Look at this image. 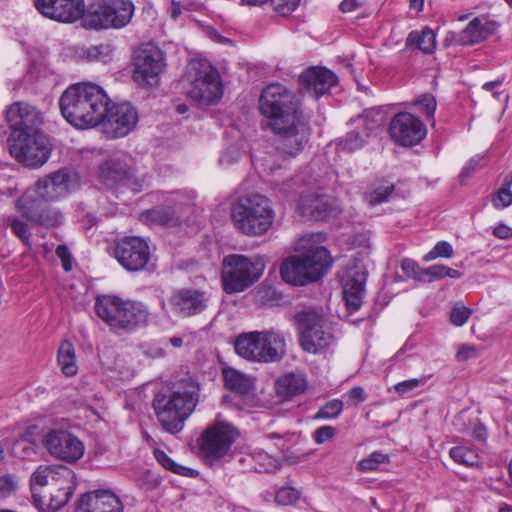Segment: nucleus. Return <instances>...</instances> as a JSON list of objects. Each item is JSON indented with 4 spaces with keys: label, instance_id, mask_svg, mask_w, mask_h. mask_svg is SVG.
Here are the masks:
<instances>
[{
    "label": "nucleus",
    "instance_id": "nucleus-1",
    "mask_svg": "<svg viewBox=\"0 0 512 512\" xmlns=\"http://www.w3.org/2000/svg\"><path fill=\"white\" fill-rule=\"evenodd\" d=\"M259 111L277 136L279 153L295 157L309 142L312 129L297 95L279 83L266 86L259 98Z\"/></svg>",
    "mask_w": 512,
    "mask_h": 512
},
{
    "label": "nucleus",
    "instance_id": "nucleus-2",
    "mask_svg": "<svg viewBox=\"0 0 512 512\" xmlns=\"http://www.w3.org/2000/svg\"><path fill=\"white\" fill-rule=\"evenodd\" d=\"M110 103L104 89L91 82L70 85L59 99L62 116L77 129L99 125Z\"/></svg>",
    "mask_w": 512,
    "mask_h": 512
},
{
    "label": "nucleus",
    "instance_id": "nucleus-3",
    "mask_svg": "<svg viewBox=\"0 0 512 512\" xmlns=\"http://www.w3.org/2000/svg\"><path fill=\"white\" fill-rule=\"evenodd\" d=\"M199 385L193 381L180 383L172 390L159 392L153 399V408L162 428L179 433L194 411L199 400Z\"/></svg>",
    "mask_w": 512,
    "mask_h": 512
},
{
    "label": "nucleus",
    "instance_id": "nucleus-4",
    "mask_svg": "<svg viewBox=\"0 0 512 512\" xmlns=\"http://www.w3.org/2000/svg\"><path fill=\"white\" fill-rule=\"evenodd\" d=\"M312 239L302 238L296 250H306L301 255L287 257L280 267L282 279L289 284L304 286L322 278L332 265V257L324 246H309Z\"/></svg>",
    "mask_w": 512,
    "mask_h": 512
},
{
    "label": "nucleus",
    "instance_id": "nucleus-5",
    "mask_svg": "<svg viewBox=\"0 0 512 512\" xmlns=\"http://www.w3.org/2000/svg\"><path fill=\"white\" fill-rule=\"evenodd\" d=\"M231 218L235 228L244 235L260 237L272 229L276 213L268 197L247 193L233 202Z\"/></svg>",
    "mask_w": 512,
    "mask_h": 512
},
{
    "label": "nucleus",
    "instance_id": "nucleus-6",
    "mask_svg": "<svg viewBox=\"0 0 512 512\" xmlns=\"http://www.w3.org/2000/svg\"><path fill=\"white\" fill-rule=\"evenodd\" d=\"M265 263L259 256L231 254L222 262V286L227 294L240 293L251 287L263 275Z\"/></svg>",
    "mask_w": 512,
    "mask_h": 512
},
{
    "label": "nucleus",
    "instance_id": "nucleus-7",
    "mask_svg": "<svg viewBox=\"0 0 512 512\" xmlns=\"http://www.w3.org/2000/svg\"><path fill=\"white\" fill-rule=\"evenodd\" d=\"M134 12L131 0H96L87 8L84 28L96 31L121 29L131 22Z\"/></svg>",
    "mask_w": 512,
    "mask_h": 512
},
{
    "label": "nucleus",
    "instance_id": "nucleus-8",
    "mask_svg": "<svg viewBox=\"0 0 512 512\" xmlns=\"http://www.w3.org/2000/svg\"><path fill=\"white\" fill-rule=\"evenodd\" d=\"M190 85L187 96L201 105H215L223 95L220 76L211 64L202 61L192 62L188 68Z\"/></svg>",
    "mask_w": 512,
    "mask_h": 512
},
{
    "label": "nucleus",
    "instance_id": "nucleus-9",
    "mask_svg": "<svg viewBox=\"0 0 512 512\" xmlns=\"http://www.w3.org/2000/svg\"><path fill=\"white\" fill-rule=\"evenodd\" d=\"M8 149L11 156L25 167L39 168L51 156L50 140L43 132L32 134L15 133L9 136Z\"/></svg>",
    "mask_w": 512,
    "mask_h": 512
},
{
    "label": "nucleus",
    "instance_id": "nucleus-10",
    "mask_svg": "<svg viewBox=\"0 0 512 512\" xmlns=\"http://www.w3.org/2000/svg\"><path fill=\"white\" fill-rule=\"evenodd\" d=\"M300 334V346L308 353H319L333 344L334 337L324 316L314 310H303L295 315Z\"/></svg>",
    "mask_w": 512,
    "mask_h": 512
},
{
    "label": "nucleus",
    "instance_id": "nucleus-11",
    "mask_svg": "<svg viewBox=\"0 0 512 512\" xmlns=\"http://www.w3.org/2000/svg\"><path fill=\"white\" fill-rule=\"evenodd\" d=\"M238 435V431L226 422H216L207 427L198 440L204 461L212 465L224 457Z\"/></svg>",
    "mask_w": 512,
    "mask_h": 512
},
{
    "label": "nucleus",
    "instance_id": "nucleus-12",
    "mask_svg": "<svg viewBox=\"0 0 512 512\" xmlns=\"http://www.w3.org/2000/svg\"><path fill=\"white\" fill-rule=\"evenodd\" d=\"M113 255L129 272L149 270L151 251L147 241L139 236H125L114 242Z\"/></svg>",
    "mask_w": 512,
    "mask_h": 512
},
{
    "label": "nucleus",
    "instance_id": "nucleus-13",
    "mask_svg": "<svg viewBox=\"0 0 512 512\" xmlns=\"http://www.w3.org/2000/svg\"><path fill=\"white\" fill-rule=\"evenodd\" d=\"M139 121L138 110L130 102L111 103L106 106L100 124L109 139L122 138L132 132Z\"/></svg>",
    "mask_w": 512,
    "mask_h": 512
},
{
    "label": "nucleus",
    "instance_id": "nucleus-14",
    "mask_svg": "<svg viewBox=\"0 0 512 512\" xmlns=\"http://www.w3.org/2000/svg\"><path fill=\"white\" fill-rule=\"evenodd\" d=\"M133 79L140 86H156L165 67L164 53L153 44H144L134 58Z\"/></svg>",
    "mask_w": 512,
    "mask_h": 512
},
{
    "label": "nucleus",
    "instance_id": "nucleus-15",
    "mask_svg": "<svg viewBox=\"0 0 512 512\" xmlns=\"http://www.w3.org/2000/svg\"><path fill=\"white\" fill-rule=\"evenodd\" d=\"M32 4L44 18L64 24H72L81 20L84 27V17L87 11L84 0H32Z\"/></svg>",
    "mask_w": 512,
    "mask_h": 512
},
{
    "label": "nucleus",
    "instance_id": "nucleus-16",
    "mask_svg": "<svg viewBox=\"0 0 512 512\" xmlns=\"http://www.w3.org/2000/svg\"><path fill=\"white\" fill-rule=\"evenodd\" d=\"M18 212L28 221L40 226L56 227L63 223V214L41 198L26 192L16 201Z\"/></svg>",
    "mask_w": 512,
    "mask_h": 512
},
{
    "label": "nucleus",
    "instance_id": "nucleus-17",
    "mask_svg": "<svg viewBox=\"0 0 512 512\" xmlns=\"http://www.w3.org/2000/svg\"><path fill=\"white\" fill-rule=\"evenodd\" d=\"M426 132L424 123L408 112L396 114L389 125L391 139L401 146L411 147L420 143L425 138Z\"/></svg>",
    "mask_w": 512,
    "mask_h": 512
},
{
    "label": "nucleus",
    "instance_id": "nucleus-18",
    "mask_svg": "<svg viewBox=\"0 0 512 512\" xmlns=\"http://www.w3.org/2000/svg\"><path fill=\"white\" fill-rule=\"evenodd\" d=\"M43 444L52 456L68 463L76 462L84 454L83 443L65 430L49 431L43 439Z\"/></svg>",
    "mask_w": 512,
    "mask_h": 512
},
{
    "label": "nucleus",
    "instance_id": "nucleus-19",
    "mask_svg": "<svg viewBox=\"0 0 512 512\" xmlns=\"http://www.w3.org/2000/svg\"><path fill=\"white\" fill-rule=\"evenodd\" d=\"M168 301L175 315L189 318L203 313L209 306L210 298L206 291L189 287L177 289Z\"/></svg>",
    "mask_w": 512,
    "mask_h": 512
},
{
    "label": "nucleus",
    "instance_id": "nucleus-20",
    "mask_svg": "<svg viewBox=\"0 0 512 512\" xmlns=\"http://www.w3.org/2000/svg\"><path fill=\"white\" fill-rule=\"evenodd\" d=\"M6 121L11 129L10 136L15 133L32 134L42 132L43 116L35 107L25 102H16L6 110Z\"/></svg>",
    "mask_w": 512,
    "mask_h": 512
},
{
    "label": "nucleus",
    "instance_id": "nucleus-21",
    "mask_svg": "<svg viewBox=\"0 0 512 512\" xmlns=\"http://www.w3.org/2000/svg\"><path fill=\"white\" fill-rule=\"evenodd\" d=\"M72 182L70 171L60 169L39 179L35 191L31 193L45 202L57 201L70 193Z\"/></svg>",
    "mask_w": 512,
    "mask_h": 512
},
{
    "label": "nucleus",
    "instance_id": "nucleus-22",
    "mask_svg": "<svg viewBox=\"0 0 512 512\" xmlns=\"http://www.w3.org/2000/svg\"><path fill=\"white\" fill-rule=\"evenodd\" d=\"M75 512H123V504L114 492L99 489L83 494Z\"/></svg>",
    "mask_w": 512,
    "mask_h": 512
},
{
    "label": "nucleus",
    "instance_id": "nucleus-23",
    "mask_svg": "<svg viewBox=\"0 0 512 512\" xmlns=\"http://www.w3.org/2000/svg\"><path fill=\"white\" fill-rule=\"evenodd\" d=\"M300 83L311 96L318 99L337 85L338 77L325 67H310L300 75Z\"/></svg>",
    "mask_w": 512,
    "mask_h": 512
},
{
    "label": "nucleus",
    "instance_id": "nucleus-24",
    "mask_svg": "<svg viewBox=\"0 0 512 512\" xmlns=\"http://www.w3.org/2000/svg\"><path fill=\"white\" fill-rule=\"evenodd\" d=\"M299 210L303 217L314 221H322L333 215L335 200L327 195L309 194L301 197Z\"/></svg>",
    "mask_w": 512,
    "mask_h": 512
},
{
    "label": "nucleus",
    "instance_id": "nucleus-25",
    "mask_svg": "<svg viewBox=\"0 0 512 512\" xmlns=\"http://www.w3.org/2000/svg\"><path fill=\"white\" fill-rule=\"evenodd\" d=\"M367 275L368 273L365 269H354L347 276L343 286V295L347 308L351 312L357 311L362 305Z\"/></svg>",
    "mask_w": 512,
    "mask_h": 512
},
{
    "label": "nucleus",
    "instance_id": "nucleus-26",
    "mask_svg": "<svg viewBox=\"0 0 512 512\" xmlns=\"http://www.w3.org/2000/svg\"><path fill=\"white\" fill-rule=\"evenodd\" d=\"M99 176L107 188L113 189L132 179L133 170L124 160L112 158L102 164Z\"/></svg>",
    "mask_w": 512,
    "mask_h": 512
},
{
    "label": "nucleus",
    "instance_id": "nucleus-27",
    "mask_svg": "<svg viewBox=\"0 0 512 512\" xmlns=\"http://www.w3.org/2000/svg\"><path fill=\"white\" fill-rule=\"evenodd\" d=\"M125 301L117 296L103 295L96 299V315L107 323L112 330L118 331Z\"/></svg>",
    "mask_w": 512,
    "mask_h": 512
},
{
    "label": "nucleus",
    "instance_id": "nucleus-28",
    "mask_svg": "<svg viewBox=\"0 0 512 512\" xmlns=\"http://www.w3.org/2000/svg\"><path fill=\"white\" fill-rule=\"evenodd\" d=\"M150 320L148 307L139 301H125L118 330L131 332L147 326Z\"/></svg>",
    "mask_w": 512,
    "mask_h": 512
},
{
    "label": "nucleus",
    "instance_id": "nucleus-29",
    "mask_svg": "<svg viewBox=\"0 0 512 512\" xmlns=\"http://www.w3.org/2000/svg\"><path fill=\"white\" fill-rule=\"evenodd\" d=\"M285 347L286 342L283 335L273 331H262L258 362L270 363L279 361L285 354Z\"/></svg>",
    "mask_w": 512,
    "mask_h": 512
},
{
    "label": "nucleus",
    "instance_id": "nucleus-30",
    "mask_svg": "<svg viewBox=\"0 0 512 512\" xmlns=\"http://www.w3.org/2000/svg\"><path fill=\"white\" fill-rule=\"evenodd\" d=\"M491 34L490 28L479 18L472 19L467 26L460 31L455 41L459 45L467 46L480 43Z\"/></svg>",
    "mask_w": 512,
    "mask_h": 512
},
{
    "label": "nucleus",
    "instance_id": "nucleus-31",
    "mask_svg": "<svg viewBox=\"0 0 512 512\" xmlns=\"http://www.w3.org/2000/svg\"><path fill=\"white\" fill-rule=\"evenodd\" d=\"M261 332L240 334L234 343L236 353L244 359L258 362Z\"/></svg>",
    "mask_w": 512,
    "mask_h": 512
},
{
    "label": "nucleus",
    "instance_id": "nucleus-32",
    "mask_svg": "<svg viewBox=\"0 0 512 512\" xmlns=\"http://www.w3.org/2000/svg\"><path fill=\"white\" fill-rule=\"evenodd\" d=\"M305 388V379L294 373L280 377L275 383L276 393L283 400H288L293 396L301 394L304 392Z\"/></svg>",
    "mask_w": 512,
    "mask_h": 512
},
{
    "label": "nucleus",
    "instance_id": "nucleus-33",
    "mask_svg": "<svg viewBox=\"0 0 512 512\" xmlns=\"http://www.w3.org/2000/svg\"><path fill=\"white\" fill-rule=\"evenodd\" d=\"M57 361L61 370L66 376H74L78 371L76 364L75 348L72 342L64 340L61 342L58 353Z\"/></svg>",
    "mask_w": 512,
    "mask_h": 512
},
{
    "label": "nucleus",
    "instance_id": "nucleus-34",
    "mask_svg": "<svg viewBox=\"0 0 512 512\" xmlns=\"http://www.w3.org/2000/svg\"><path fill=\"white\" fill-rule=\"evenodd\" d=\"M406 45L417 48L425 54H430L436 46V36L434 32L428 28L422 31H411L406 39Z\"/></svg>",
    "mask_w": 512,
    "mask_h": 512
},
{
    "label": "nucleus",
    "instance_id": "nucleus-35",
    "mask_svg": "<svg viewBox=\"0 0 512 512\" xmlns=\"http://www.w3.org/2000/svg\"><path fill=\"white\" fill-rule=\"evenodd\" d=\"M223 378L225 387L240 395L248 394L251 390L249 379L233 368H226L223 370Z\"/></svg>",
    "mask_w": 512,
    "mask_h": 512
},
{
    "label": "nucleus",
    "instance_id": "nucleus-36",
    "mask_svg": "<svg viewBox=\"0 0 512 512\" xmlns=\"http://www.w3.org/2000/svg\"><path fill=\"white\" fill-rule=\"evenodd\" d=\"M147 221L157 223L160 225L175 226L179 223V218L176 216L175 211L170 207L157 206L144 213Z\"/></svg>",
    "mask_w": 512,
    "mask_h": 512
},
{
    "label": "nucleus",
    "instance_id": "nucleus-37",
    "mask_svg": "<svg viewBox=\"0 0 512 512\" xmlns=\"http://www.w3.org/2000/svg\"><path fill=\"white\" fill-rule=\"evenodd\" d=\"M449 456L456 463L467 467H478L480 464V457L477 452L467 446L452 447L449 451Z\"/></svg>",
    "mask_w": 512,
    "mask_h": 512
},
{
    "label": "nucleus",
    "instance_id": "nucleus-38",
    "mask_svg": "<svg viewBox=\"0 0 512 512\" xmlns=\"http://www.w3.org/2000/svg\"><path fill=\"white\" fill-rule=\"evenodd\" d=\"M512 175L506 176L503 180L501 187L492 198V203L495 208L503 209L512 204Z\"/></svg>",
    "mask_w": 512,
    "mask_h": 512
},
{
    "label": "nucleus",
    "instance_id": "nucleus-39",
    "mask_svg": "<svg viewBox=\"0 0 512 512\" xmlns=\"http://www.w3.org/2000/svg\"><path fill=\"white\" fill-rule=\"evenodd\" d=\"M73 495V487L66 486L58 488L55 493L50 495L49 503L47 504V512H56L65 506Z\"/></svg>",
    "mask_w": 512,
    "mask_h": 512
},
{
    "label": "nucleus",
    "instance_id": "nucleus-40",
    "mask_svg": "<svg viewBox=\"0 0 512 512\" xmlns=\"http://www.w3.org/2000/svg\"><path fill=\"white\" fill-rule=\"evenodd\" d=\"M367 136V133L362 135L359 132L351 131L340 140L339 147L342 151L354 152L364 146Z\"/></svg>",
    "mask_w": 512,
    "mask_h": 512
},
{
    "label": "nucleus",
    "instance_id": "nucleus-41",
    "mask_svg": "<svg viewBox=\"0 0 512 512\" xmlns=\"http://www.w3.org/2000/svg\"><path fill=\"white\" fill-rule=\"evenodd\" d=\"M30 433L22 434L12 445V453L18 458L30 457L35 453L33 443L30 440Z\"/></svg>",
    "mask_w": 512,
    "mask_h": 512
},
{
    "label": "nucleus",
    "instance_id": "nucleus-42",
    "mask_svg": "<svg viewBox=\"0 0 512 512\" xmlns=\"http://www.w3.org/2000/svg\"><path fill=\"white\" fill-rule=\"evenodd\" d=\"M343 402L339 399H332L321 406L314 416V419H334L337 418L343 410Z\"/></svg>",
    "mask_w": 512,
    "mask_h": 512
},
{
    "label": "nucleus",
    "instance_id": "nucleus-43",
    "mask_svg": "<svg viewBox=\"0 0 512 512\" xmlns=\"http://www.w3.org/2000/svg\"><path fill=\"white\" fill-rule=\"evenodd\" d=\"M454 250L452 245L447 241H439L435 246L423 256V261L429 262L437 258H452Z\"/></svg>",
    "mask_w": 512,
    "mask_h": 512
},
{
    "label": "nucleus",
    "instance_id": "nucleus-44",
    "mask_svg": "<svg viewBox=\"0 0 512 512\" xmlns=\"http://www.w3.org/2000/svg\"><path fill=\"white\" fill-rule=\"evenodd\" d=\"M389 456L380 451H374L367 458L362 459L358 466L359 469L363 472L374 471L376 470L380 464L388 463Z\"/></svg>",
    "mask_w": 512,
    "mask_h": 512
},
{
    "label": "nucleus",
    "instance_id": "nucleus-45",
    "mask_svg": "<svg viewBox=\"0 0 512 512\" xmlns=\"http://www.w3.org/2000/svg\"><path fill=\"white\" fill-rule=\"evenodd\" d=\"M6 225L11 228L13 234L16 235L24 245L29 246L31 234L25 222L16 217H8L6 219Z\"/></svg>",
    "mask_w": 512,
    "mask_h": 512
},
{
    "label": "nucleus",
    "instance_id": "nucleus-46",
    "mask_svg": "<svg viewBox=\"0 0 512 512\" xmlns=\"http://www.w3.org/2000/svg\"><path fill=\"white\" fill-rule=\"evenodd\" d=\"M485 164L486 159L484 154H477L471 157L469 162L462 168L459 174L460 182H465L473 175V173H475L479 168L483 167Z\"/></svg>",
    "mask_w": 512,
    "mask_h": 512
},
{
    "label": "nucleus",
    "instance_id": "nucleus-47",
    "mask_svg": "<svg viewBox=\"0 0 512 512\" xmlns=\"http://www.w3.org/2000/svg\"><path fill=\"white\" fill-rule=\"evenodd\" d=\"M300 498V492L290 486L281 487L275 493V502L287 506L295 504Z\"/></svg>",
    "mask_w": 512,
    "mask_h": 512
},
{
    "label": "nucleus",
    "instance_id": "nucleus-48",
    "mask_svg": "<svg viewBox=\"0 0 512 512\" xmlns=\"http://www.w3.org/2000/svg\"><path fill=\"white\" fill-rule=\"evenodd\" d=\"M394 184L381 185L374 188L370 193L367 194L368 202L371 206L378 205L388 200L390 195L394 192Z\"/></svg>",
    "mask_w": 512,
    "mask_h": 512
},
{
    "label": "nucleus",
    "instance_id": "nucleus-49",
    "mask_svg": "<svg viewBox=\"0 0 512 512\" xmlns=\"http://www.w3.org/2000/svg\"><path fill=\"white\" fill-rule=\"evenodd\" d=\"M401 270L408 278L419 282L423 281L422 272L424 268L420 267L416 261L409 258L403 259L401 261Z\"/></svg>",
    "mask_w": 512,
    "mask_h": 512
},
{
    "label": "nucleus",
    "instance_id": "nucleus-50",
    "mask_svg": "<svg viewBox=\"0 0 512 512\" xmlns=\"http://www.w3.org/2000/svg\"><path fill=\"white\" fill-rule=\"evenodd\" d=\"M473 422L474 419H472L466 411H460L455 415L452 425L456 432L468 434Z\"/></svg>",
    "mask_w": 512,
    "mask_h": 512
},
{
    "label": "nucleus",
    "instance_id": "nucleus-51",
    "mask_svg": "<svg viewBox=\"0 0 512 512\" xmlns=\"http://www.w3.org/2000/svg\"><path fill=\"white\" fill-rule=\"evenodd\" d=\"M415 105L420 107V111L427 116L432 118L436 110V100L431 94H423L416 99Z\"/></svg>",
    "mask_w": 512,
    "mask_h": 512
},
{
    "label": "nucleus",
    "instance_id": "nucleus-52",
    "mask_svg": "<svg viewBox=\"0 0 512 512\" xmlns=\"http://www.w3.org/2000/svg\"><path fill=\"white\" fill-rule=\"evenodd\" d=\"M268 2L276 13L287 16L298 7L300 0H268Z\"/></svg>",
    "mask_w": 512,
    "mask_h": 512
},
{
    "label": "nucleus",
    "instance_id": "nucleus-53",
    "mask_svg": "<svg viewBox=\"0 0 512 512\" xmlns=\"http://www.w3.org/2000/svg\"><path fill=\"white\" fill-rule=\"evenodd\" d=\"M472 314V310L466 306H455L450 312V321L455 326L464 325Z\"/></svg>",
    "mask_w": 512,
    "mask_h": 512
},
{
    "label": "nucleus",
    "instance_id": "nucleus-54",
    "mask_svg": "<svg viewBox=\"0 0 512 512\" xmlns=\"http://www.w3.org/2000/svg\"><path fill=\"white\" fill-rule=\"evenodd\" d=\"M425 381L424 377L404 380L395 385V391L400 395H405L423 385Z\"/></svg>",
    "mask_w": 512,
    "mask_h": 512
},
{
    "label": "nucleus",
    "instance_id": "nucleus-55",
    "mask_svg": "<svg viewBox=\"0 0 512 512\" xmlns=\"http://www.w3.org/2000/svg\"><path fill=\"white\" fill-rule=\"evenodd\" d=\"M56 256L61 260L63 269L69 272L73 268V257L67 245H58L55 250Z\"/></svg>",
    "mask_w": 512,
    "mask_h": 512
},
{
    "label": "nucleus",
    "instance_id": "nucleus-56",
    "mask_svg": "<svg viewBox=\"0 0 512 512\" xmlns=\"http://www.w3.org/2000/svg\"><path fill=\"white\" fill-rule=\"evenodd\" d=\"M51 474V469L48 466H39L32 474L30 482L32 491L36 485L43 487L48 483V476Z\"/></svg>",
    "mask_w": 512,
    "mask_h": 512
},
{
    "label": "nucleus",
    "instance_id": "nucleus-57",
    "mask_svg": "<svg viewBox=\"0 0 512 512\" xmlns=\"http://www.w3.org/2000/svg\"><path fill=\"white\" fill-rule=\"evenodd\" d=\"M363 117L365 119L366 129L369 131L375 130L376 128L381 126L384 122V116L378 110L377 111L376 110L366 111L365 114L363 115Z\"/></svg>",
    "mask_w": 512,
    "mask_h": 512
},
{
    "label": "nucleus",
    "instance_id": "nucleus-58",
    "mask_svg": "<svg viewBox=\"0 0 512 512\" xmlns=\"http://www.w3.org/2000/svg\"><path fill=\"white\" fill-rule=\"evenodd\" d=\"M423 281L422 282H434L437 280H441L444 277V265H432L428 268H424L423 272Z\"/></svg>",
    "mask_w": 512,
    "mask_h": 512
},
{
    "label": "nucleus",
    "instance_id": "nucleus-59",
    "mask_svg": "<svg viewBox=\"0 0 512 512\" xmlns=\"http://www.w3.org/2000/svg\"><path fill=\"white\" fill-rule=\"evenodd\" d=\"M336 428L333 426H321L313 432V440L317 444H323L336 435Z\"/></svg>",
    "mask_w": 512,
    "mask_h": 512
},
{
    "label": "nucleus",
    "instance_id": "nucleus-60",
    "mask_svg": "<svg viewBox=\"0 0 512 512\" xmlns=\"http://www.w3.org/2000/svg\"><path fill=\"white\" fill-rule=\"evenodd\" d=\"M479 356V348L475 345L464 344L458 350L456 358L458 361H467Z\"/></svg>",
    "mask_w": 512,
    "mask_h": 512
},
{
    "label": "nucleus",
    "instance_id": "nucleus-61",
    "mask_svg": "<svg viewBox=\"0 0 512 512\" xmlns=\"http://www.w3.org/2000/svg\"><path fill=\"white\" fill-rule=\"evenodd\" d=\"M468 434H470L472 438L480 442L485 441L487 438V430L485 426L479 421L478 418H474V422Z\"/></svg>",
    "mask_w": 512,
    "mask_h": 512
},
{
    "label": "nucleus",
    "instance_id": "nucleus-62",
    "mask_svg": "<svg viewBox=\"0 0 512 512\" xmlns=\"http://www.w3.org/2000/svg\"><path fill=\"white\" fill-rule=\"evenodd\" d=\"M17 483L12 475H3L0 477V492L4 495H10L15 492Z\"/></svg>",
    "mask_w": 512,
    "mask_h": 512
},
{
    "label": "nucleus",
    "instance_id": "nucleus-63",
    "mask_svg": "<svg viewBox=\"0 0 512 512\" xmlns=\"http://www.w3.org/2000/svg\"><path fill=\"white\" fill-rule=\"evenodd\" d=\"M154 454L158 463L168 471H170L176 463L162 450L157 449L155 450Z\"/></svg>",
    "mask_w": 512,
    "mask_h": 512
},
{
    "label": "nucleus",
    "instance_id": "nucleus-64",
    "mask_svg": "<svg viewBox=\"0 0 512 512\" xmlns=\"http://www.w3.org/2000/svg\"><path fill=\"white\" fill-rule=\"evenodd\" d=\"M493 235L499 239H510L512 238V228L499 222L493 229Z\"/></svg>",
    "mask_w": 512,
    "mask_h": 512
}]
</instances>
